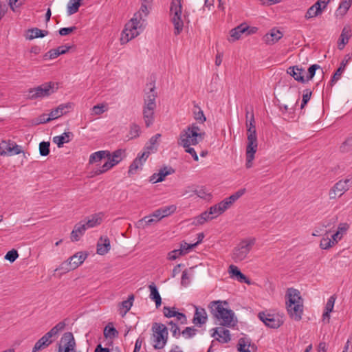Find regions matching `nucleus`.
I'll return each mask as SVG.
<instances>
[{
	"label": "nucleus",
	"mask_w": 352,
	"mask_h": 352,
	"mask_svg": "<svg viewBox=\"0 0 352 352\" xmlns=\"http://www.w3.org/2000/svg\"><path fill=\"white\" fill-rule=\"evenodd\" d=\"M245 189H240L230 197H227V200L230 201L232 205L237 199H239L243 195H244Z\"/></svg>",
	"instance_id": "obj_54"
},
{
	"label": "nucleus",
	"mask_w": 352,
	"mask_h": 352,
	"mask_svg": "<svg viewBox=\"0 0 352 352\" xmlns=\"http://www.w3.org/2000/svg\"><path fill=\"white\" fill-rule=\"evenodd\" d=\"M351 0H342L336 11V16L339 18L343 17L351 7Z\"/></svg>",
	"instance_id": "obj_31"
},
{
	"label": "nucleus",
	"mask_w": 352,
	"mask_h": 352,
	"mask_svg": "<svg viewBox=\"0 0 352 352\" xmlns=\"http://www.w3.org/2000/svg\"><path fill=\"white\" fill-rule=\"evenodd\" d=\"M287 74L292 76L298 82L304 83L306 82L305 78V69L298 66L289 67L287 69Z\"/></svg>",
	"instance_id": "obj_17"
},
{
	"label": "nucleus",
	"mask_w": 352,
	"mask_h": 352,
	"mask_svg": "<svg viewBox=\"0 0 352 352\" xmlns=\"http://www.w3.org/2000/svg\"><path fill=\"white\" fill-rule=\"evenodd\" d=\"M247 128V146H246V167L252 166V161L258 148V140L254 113L252 111L249 120H246Z\"/></svg>",
	"instance_id": "obj_3"
},
{
	"label": "nucleus",
	"mask_w": 352,
	"mask_h": 352,
	"mask_svg": "<svg viewBox=\"0 0 352 352\" xmlns=\"http://www.w3.org/2000/svg\"><path fill=\"white\" fill-rule=\"evenodd\" d=\"M65 327V323L60 322L56 324L53 328H52L47 333L45 334L50 340L53 336L58 334L60 331H62Z\"/></svg>",
	"instance_id": "obj_43"
},
{
	"label": "nucleus",
	"mask_w": 352,
	"mask_h": 352,
	"mask_svg": "<svg viewBox=\"0 0 352 352\" xmlns=\"http://www.w3.org/2000/svg\"><path fill=\"white\" fill-rule=\"evenodd\" d=\"M195 194L200 198L208 199L210 197V193L204 188H200L195 190Z\"/></svg>",
	"instance_id": "obj_55"
},
{
	"label": "nucleus",
	"mask_w": 352,
	"mask_h": 352,
	"mask_svg": "<svg viewBox=\"0 0 352 352\" xmlns=\"http://www.w3.org/2000/svg\"><path fill=\"white\" fill-rule=\"evenodd\" d=\"M171 21L174 25V34H179L183 30L182 0H172L170 8Z\"/></svg>",
	"instance_id": "obj_7"
},
{
	"label": "nucleus",
	"mask_w": 352,
	"mask_h": 352,
	"mask_svg": "<svg viewBox=\"0 0 352 352\" xmlns=\"http://www.w3.org/2000/svg\"><path fill=\"white\" fill-rule=\"evenodd\" d=\"M23 153L21 146L11 140H2L0 142V155L12 156Z\"/></svg>",
	"instance_id": "obj_12"
},
{
	"label": "nucleus",
	"mask_w": 352,
	"mask_h": 352,
	"mask_svg": "<svg viewBox=\"0 0 352 352\" xmlns=\"http://www.w3.org/2000/svg\"><path fill=\"white\" fill-rule=\"evenodd\" d=\"M256 243V239L253 237L246 238L239 242L234 248L231 257L235 263L241 262L247 258L250 252Z\"/></svg>",
	"instance_id": "obj_6"
},
{
	"label": "nucleus",
	"mask_w": 352,
	"mask_h": 352,
	"mask_svg": "<svg viewBox=\"0 0 352 352\" xmlns=\"http://www.w3.org/2000/svg\"><path fill=\"white\" fill-rule=\"evenodd\" d=\"M194 118L201 123H204L206 120L203 111L197 106H195Z\"/></svg>",
	"instance_id": "obj_50"
},
{
	"label": "nucleus",
	"mask_w": 352,
	"mask_h": 352,
	"mask_svg": "<svg viewBox=\"0 0 352 352\" xmlns=\"http://www.w3.org/2000/svg\"><path fill=\"white\" fill-rule=\"evenodd\" d=\"M322 13V8L320 7L319 3H314L307 10L305 13V18L306 19H310L316 17Z\"/></svg>",
	"instance_id": "obj_30"
},
{
	"label": "nucleus",
	"mask_w": 352,
	"mask_h": 352,
	"mask_svg": "<svg viewBox=\"0 0 352 352\" xmlns=\"http://www.w3.org/2000/svg\"><path fill=\"white\" fill-rule=\"evenodd\" d=\"M351 36V30L349 26H345L342 29V33L340 36L338 47L342 50L344 49L345 45L348 43L350 37Z\"/></svg>",
	"instance_id": "obj_25"
},
{
	"label": "nucleus",
	"mask_w": 352,
	"mask_h": 352,
	"mask_svg": "<svg viewBox=\"0 0 352 352\" xmlns=\"http://www.w3.org/2000/svg\"><path fill=\"white\" fill-rule=\"evenodd\" d=\"M155 108L143 107V119L146 127H150L154 122Z\"/></svg>",
	"instance_id": "obj_22"
},
{
	"label": "nucleus",
	"mask_w": 352,
	"mask_h": 352,
	"mask_svg": "<svg viewBox=\"0 0 352 352\" xmlns=\"http://www.w3.org/2000/svg\"><path fill=\"white\" fill-rule=\"evenodd\" d=\"M345 69V64L341 63L340 67L334 73L331 81L330 85L333 86L341 77L344 70Z\"/></svg>",
	"instance_id": "obj_45"
},
{
	"label": "nucleus",
	"mask_w": 352,
	"mask_h": 352,
	"mask_svg": "<svg viewBox=\"0 0 352 352\" xmlns=\"http://www.w3.org/2000/svg\"><path fill=\"white\" fill-rule=\"evenodd\" d=\"M184 255L182 252V250L179 249L174 250L173 251H170L167 256V258L170 261H173L177 259L181 256Z\"/></svg>",
	"instance_id": "obj_59"
},
{
	"label": "nucleus",
	"mask_w": 352,
	"mask_h": 352,
	"mask_svg": "<svg viewBox=\"0 0 352 352\" xmlns=\"http://www.w3.org/2000/svg\"><path fill=\"white\" fill-rule=\"evenodd\" d=\"M107 156H109V151H100L95 152L90 155L89 162V164H93L94 162H99L103 158H107Z\"/></svg>",
	"instance_id": "obj_39"
},
{
	"label": "nucleus",
	"mask_w": 352,
	"mask_h": 352,
	"mask_svg": "<svg viewBox=\"0 0 352 352\" xmlns=\"http://www.w3.org/2000/svg\"><path fill=\"white\" fill-rule=\"evenodd\" d=\"M86 230V225H84L81 222L76 223L71 233V240L72 241H79L80 238L84 234Z\"/></svg>",
	"instance_id": "obj_24"
},
{
	"label": "nucleus",
	"mask_w": 352,
	"mask_h": 352,
	"mask_svg": "<svg viewBox=\"0 0 352 352\" xmlns=\"http://www.w3.org/2000/svg\"><path fill=\"white\" fill-rule=\"evenodd\" d=\"M283 36V34L281 32L277 30H272L270 33H268L265 35L264 41L267 44H273L275 42H277L279 39H280Z\"/></svg>",
	"instance_id": "obj_28"
},
{
	"label": "nucleus",
	"mask_w": 352,
	"mask_h": 352,
	"mask_svg": "<svg viewBox=\"0 0 352 352\" xmlns=\"http://www.w3.org/2000/svg\"><path fill=\"white\" fill-rule=\"evenodd\" d=\"M228 273L232 279L236 280L240 283H247L248 285L251 284L250 279L236 265H230L228 267Z\"/></svg>",
	"instance_id": "obj_16"
},
{
	"label": "nucleus",
	"mask_w": 352,
	"mask_h": 352,
	"mask_svg": "<svg viewBox=\"0 0 352 352\" xmlns=\"http://www.w3.org/2000/svg\"><path fill=\"white\" fill-rule=\"evenodd\" d=\"M52 342V341L44 335L35 343L32 352H38L48 346Z\"/></svg>",
	"instance_id": "obj_35"
},
{
	"label": "nucleus",
	"mask_w": 352,
	"mask_h": 352,
	"mask_svg": "<svg viewBox=\"0 0 352 352\" xmlns=\"http://www.w3.org/2000/svg\"><path fill=\"white\" fill-rule=\"evenodd\" d=\"M258 316L266 326L270 328L276 329L283 324V317L278 314L261 312L258 314Z\"/></svg>",
	"instance_id": "obj_13"
},
{
	"label": "nucleus",
	"mask_w": 352,
	"mask_h": 352,
	"mask_svg": "<svg viewBox=\"0 0 352 352\" xmlns=\"http://www.w3.org/2000/svg\"><path fill=\"white\" fill-rule=\"evenodd\" d=\"M102 217H103V214L101 212L94 214L91 215L87 221L83 224L86 225L87 229L94 228V227L100 225L102 223Z\"/></svg>",
	"instance_id": "obj_29"
},
{
	"label": "nucleus",
	"mask_w": 352,
	"mask_h": 352,
	"mask_svg": "<svg viewBox=\"0 0 352 352\" xmlns=\"http://www.w3.org/2000/svg\"><path fill=\"white\" fill-rule=\"evenodd\" d=\"M162 217H168L176 210V206L174 205L167 206L160 208Z\"/></svg>",
	"instance_id": "obj_53"
},
{
	"label": "nucleus",
	"mask_w": 352,
	"mask_h": 352,
	"mask_svg": "<svg viewBox=\"0 0 352 352\" xmlns=\"http://www.w3.org/2000/svg\"><path fill=\"white\" fill-rule=\"evenodd\" d=\"M76 342L71 332L65 333L61 339L58 352H76Z\"/></svg>",
	"instance_id": "obj_14"
},
{
	"label": "nucleus",
	"mask_w": 352,
	"mask_h": 352,
	"mask_svg": "<svg viewBox=\"0 0 352 352\" xmlns=\"http://www.w3.org/2000/svg\"><path fill=\"white\" fill-rule=\"evenodd\" d=\"M69 48V46L62 45L56 49H52L44 55V59H54L58 56L65 54Z\"/></svg>",
	"instance_id": "obj_21"
},
{
	"label": "nucleus",
	"mask_w": 352,
	"mask_h": 352,
	"mask_svg": "<svg viewBox=\"0 0 352 352\" xmlns=\"http://www.w3.org/2000/svg\"><path fill=\"white\" fill-rule=\"evenodd\" d=\"M82 0H70L67 4V12L69 15L74 14L78 11Z\"/></svg>",
	"instance_id": "obj_40"
},
{
	"label": "nucleus",
	"mask_w": 352,
	"mask_h": 352,
	"mask_svg": "<svg viewBox=\"0 0 352 352\" xmlns=\"http://www.w3.org/2000/svg\"><path fill=\"white\" fill-rule=\"evenodd\" d=\"M27 38L32 40L36 38H43L48 34V31L41 30L37 28L28 30Z\"/></svg>",
	"instance_id": "obj_37"
},
{
	"label": "nucleus",
	"mask_w": 352,
	"mask_h": 352,
	"mask_svg": "<svg viewBox=\"0 0 352 352\" xmlns=\"http://www.w3.org/2000/svg\"><path fill=\"white\" fill-rule=\"evenodd\" d=\"M107 111V105L104 104H100L95 105L91 109V114L100 116L104 112Z\"/></svg>",
	"instance_id": "obj_49"
},
{
	"label": "nucleus",
	"mask_w": 352,
	"mask_h": 352,
	"mask_svg": "<svg viewBox=\"0 0 352 352\" xmlns=\"http://www.w3.org/2000/svg\"><path fill=\"white\" fill-rule=\"evenodd\" d=\"M286 307L288 314L294 320L299 321L303 313V300L300 292L294 288H289L286 294Z\"/></svg>",
	"instance_id": "obj_4"
},
{
	"label": "nucleus",
	"mask_w": 352,
	"mask_h": 352,
	"mask_svg": "<svg viewBox=\"0 0 352 352\" xmlns=\"http://www.w3.org/2000/svg\"><path fill=\"white\" fill-rule=\"evenodd\" d=\"M57 89L56 84L52 82L42 84L33 89L28 90V98L30 100L43 98L50 96Z\"/></svg>",
	"instance_id": "obj_9"
},
{
	"label": "nucleus",
	"mask_w": 352,
	"mask_h": 352,
	"mask_svg": "<svg viewBox=\"0 0 352 352\" xmlns=\"http://www.w3.org/2000/svg\"><path fill=\"white\" fill-rule=\"evenodd\" d=\"M163 313L165 317L169 318L175 317L177 315V311L175 310V307L165 306L163 308Z\"/></svg>",
	"instance_id": "obj_57"
},
{
	"label": "nucleus",
	"mask_w": 352,
	"mask_h": 352,
	"mask_svg": "<svg viewBox=\"0 0 352 352\" xmlns=\"http://www.w3.org/2000/svg\"><path fill=\"white\" fill-rule=\"evenodd\" d=\"M153 347L155 349H163L168 340V329L161 323H154L152 327Z\"/></svg>",
	"instance_id": "obj_8"
},
{
	"label": "nucleus",
	"mask_w": 352,
	"mask_h": 352,
	"mask_svg": "<svg viewBox=\"0 0 352 352\" xmlns=\"http://www.w3.org/2000/svg\"><path fill=\"white\" fill-rule=\"evenodd\" d=\"M72 104L69 102L67 104H61L58 107L52 109L49 116L52 120L57 119L67 113V109L71 108Z\"/></svg>",
	"instance_id": "obj_20"
},
{
	"label": "nucleus",
	"mask_w": 352,
	"mask_h": 352,
	"mask_svg": "<svg viewBox=\"0 0 352 352\" xmlns=\"http://www.w3.org/2000/svg\"><path fill=\"white\" fill-rule=\"evenodd\" d=\"M157 94L155 91V87H151L150 89L149 92L146 94L144 97V106L149 108H155L156 109V100Z\"/></svg>",
	"instance_id": "obj_23"
},
{
	"label": "nucleus",
	"mask_w": 352,
	"mask_h": 352,
	"mask_svg": "<svg viewBox=\"0 0 352 352\" xmlns=\"http://www.w3.org/2000/svg\"><path fill=\"white\" fill-rule=\"evenodd\" d=\"M161 137V134L157 133L153 137H151L148 142L146 143V144L144 146V152H148L149 155L151 154V152H154L157 151V142L158 139Z\"/></svg>",
	"instance_id": "obj_34"
},
{
	"label": "nucleus",
	"mask_w": 352,
	"mask_h": 352,
	"mask_svg": "<svg viewBox=\"0 0 352 352\" xmlns=\"http://www.w3.org/2000/svg\"><path fill=\"white\" fill-rule=\"evenodd\" d=\"M87 254L82 252H78L63 262L58 270H65L67 272L74 270L80 266L86 259Z\"/></svg>",
	"instance_id": "obj_10"
},
{
	"label": "nucleus",
	"mask_w": 352,
	"mask_h": 352,
	"mask_svg": "<svg viewBox=\"0 0 352 352\" xmlns=\"http://www.w3.org/2000/svg\"><path fill=\"white\" fill-rule=\"evenodd\" d=\"M336 301V298L334 296H331L326 304L325 306V311L322 314L323 320H327V322L329 321L330 313L333 311L334 303Z\"/></svg>",
	"instance_id": "obj_38"
},
{
	"label": "nucleus",
	"mask_w": 352,
	"mask_h": 352,
	"mask_svg": "<svg viewBox=\"0 0 352 352\" xmlns=\"http://www.w3.org/2000/svg\"><path fill=\"white\" fill-rule=\"evenodd\" d=\"M250 346V340L247 338H241L239 340L238 351L240 352H250L249 346Z\"/></svg>",
	"instance_id": "obj_42"
},
{
	"label": "nucleus",
	"mask_w": 352,
	"mask_h": 352,
	"mask_svg": "<svg viewBox=\"0 0 352 352\" xmlns=\"http://www.w3.org/2000/svg\"><path fill=\"white\" fill-rule=\"evenodd\" d=\"M50 142H42L39 144V152L42 156H47L50 153Z\"/></svg>",
	"instance_id": "obj_52"
},
{
	"label": "nucleus",
	"mask_w": 352,
	"mask_h": 352,
	"mask_svg": "<svg viewBox=\"0 0 352 352\" xmlns=\"http://www.w3.org/2000/svg\"><path fill=\"white\" fill-rule=\"evenodd\" d=\"M151 6V4L142 3L140 10L135 12L133 17L125 25L120 38L122 44L128 43L140 34L142 30L143 16L146 17L148 14Z\"/></svg>",
	"instance_id": "obj_1"
},
{
	"label": "nucleus",
	"mask_w": 352,
	"mask_h": 352,
	"mask_svg": "<svg viewBox=\"0 0 352 352\" xmlns=\"http://www.w3.org/2000/svg\"><path fill=\"white\" fill-rule=\"evenodd\" d=\"M113 166L114 165L112 162L110 160H108L100 169L96 170V173L97 175L102 174Z\"/></svg>",
	"instance_id": "obj_56"
},
{
	"label": "nucleus",
	"mask_w": 352,
	"mask_h": 352,
	"mask_svg": "<svg viewBox=\"0 0 352 352\" xmlns=\"http://www.w3.org/2000/svg\"><path fill=\"white\" fill-rule=\"evenodd\" d=\"M140 133V127L137 124L133 123L130 126V130L129 133V138H136L139 137Z\"/></svg>",
	"instance_id": "obj_47"
},
{
	"label": "nucleus",
	"mask_w": 352,
	"mask_h": 352,
	"mask_svg": "<svg viewBox=\"0 0 352 352\" xmlns=\"http://www.w3.org/2000/svg\"><path fill=\"white\" fill-rule=\"evenodd\" d=\"M197 243L193 244H188L185 241L182 242L180 245V250H182L184 254H187L192 248L196 247Z\"/></svg>",
	"instance_id": "obj_63"
},
{
	"label": "nucleus",
	"mask_w": 352,
	"mask_h": 352,
	"mask_svg": "<svg viewBox=\"0 0 352 352\" xmlns=\"http://www.w3.org/2000/svg\"><path fill=\"white\" fill-rule=\"evenodd\" d=\"M110 241L107 236H102L97 243V253L100 255L106 254L110 250Z\"/></svg>",
	"instance_id": "obj_19"
},
{
	"label": "nucleus",
	"mask_w": 352,
	"mask_h": 352,
	"mask_svg": "<svg viewBox=\"0 0 352 352\" xmlns=\"http://www.w3.org/2000/svg\"><path fill=\"white\" fill-rule=\"evenodd\" d=\"M150 289V298L155 301L156 307H159L162 304V298L158 292L157 288L154 283L148 286Z\"/></svg>",
	"instance_id": "obj_33"
},
{
	"label": "nucleus",
	"mask_w": 352,
	"mask_h": 352,
	"mask_svg": "<svg viewBox=\"0 0 352 352\" xmlns=\"http://www.w3.org/2000/svg\"><path fill=\"white\" fill-rule=\"evenodd\" d=\"M174 173V170L172 168H168L167 167H164L161 168L158 173H157L158 177L157 181H164L166 176L170 175Z\"/></svg>",
	"instance_id": "obj_46"
},
{
	"label": "nucleus",
	"mask_w": 352,
	"mask_h": 352,
	"mask_svg": "<svg viewBox=\"0 0 352 352\" xmlns=\"http://www.w3.org/2000/svg\"><path fill=\"white\" fill-rule=\"evenodd\" d=\"M195 313L192 322L195 324H204L207 321V314L206 310L204 308H199L195 307Z\"/></svg>",
	"instance_id": "obj_26"
},
{
	"label": "nucleus",
	"mask_w": 352,
	"mask_h": 352,
	"mask_svg": "<svg viewBox=\"0 0 352 352\" xmlns=\"http://www.w3.org/2000/svg\"><path fill=\"white\" fill-rule=\"evenodd\" d=\"M249 27L245 23H242L237 27L232 29L230 32V38L228 41L230 42H234L239 39L241 34L246 32L248 30Z\"/></svg>",
	"instance_id": "obj_18"
},
{
	"label": "nucleus",
	"mask_w": 352,
	"mask_h": 352,
	"mask_svg": "<svg viewBox=\"0 0 352 352\" xmlns=\"http://www.w3.org/2000/svg\"><path fill=\"white\" fill-rule=\"evenodd\" d=\"M134 300V296L133 294L129 296V298L126 300H124L121 302V309H124V313L122 316L125 315L131 308L133 305V301Z\"/></svg>",
	"instance_id": "obj_44"
},
{
	"label": "nucleus",
	"mask_w": 352,
	"mask_h": 352,
	"mask_svg": "<svg viewBox=\"0 0 352 352\" xmlns=\"http://www.w3.org/2000/svg\"><path fill=\"white\" fill-rule=\"evenodd\" d=\"M214 219V217H212L210 211H206L201 213L199 217H197V222L198 224H203L206 221Z\"/></svg>",
	"instance_id": "obj_51"
},
{
	"label": "nucleus",
	"mask_w": 352,
	"mask_h": 352,
	"mask_svg": "<svg viewBox=\"0 0 352 352\" xmlns=\"http://www.w3.org/2000/svg\"><path fill=\"white\" fill-rule=\"evenodd\" d=\"M311 94H312V92L310 90L306 89L305 91V93L302 95V103H301V107H300L301 109H303L305 107V106L307 104V103L308 102V101L310 100Z\"/></svg>",
	"instance_id": "obj_64"
},
{
	"label": "nucleus",
	"mask_w": 352,
	"mask_h": 352,
	"mask_svg": "<svg viewBox=\"0 0 352 352\" xmlns=\"http://www.w3.org/2000/svg\"><path fill=\"white\" fill-rule=\"evenodd\" d=\"M148 156V152H143L142 154H138L137 157L131 164L128 173L129 175H133L136 173L139 169L142 168V166Z\"/></svg>",
	"instance_id": "obj_15"
},
{
	"label": "nucleus",
	"mask_w": 352,
	"mask_h": 352,
	"mask_svg": "<svg viewBox=\"0 0 352 352\" xmlns=\"http://www.w3.org/2000/svg\"><path fill=\"white\" fill-rule=\"evenodd\" d=\"M333 245H334V241H333L331 239H330L329 238L327 237V238H323L320 241V247L322 249L326 250V249H328V248L332 247Z\"/></svg>",
	"instance_id": "obj_61"
},
{
	"label": "nucleus",
	"mask_w": 352,
	"mask_h": 352,
	"mask_svg": "<svg viewBox=\"0 0 352 352\" xmlns=\"http://www.w3.org/2000/svg\"><path fill=\"white\" fill-rule=\"evenodd\" d=\"M158 221L152 217V215L146 216L142 219L139 220L137 224L138 228H144L146 226H151Z\"/></svg>",
	"instance_id": "obj_41"
},
{
	"label": "nucleus",
	"mask_w": 352,
	"mask_h": 352,
	"mask_svg": "<svg viewBox=\"0 0 352 352\" xmlns=\"http://www.w3.org/2000/svg\"><path fill=\"white\" fill-rule=\"evenodd\" d=\"M72 136V132H65L61 135L54 137L53 142L56 144L58 148H61L64 143H67L70 141V138Z\"/></svg>",
	"instance_id": "obj_32"
},
{
	"label": "nucleus",
	"mask_w": 352,
	"mask_h": 352,
	"mask_svg": "<svg viewBox=\"0 0 352 352\" xmlns=\"http://www.w3.org/2000/svg\"><path fill=\"white\" fill-rule=\"evenodd\" d=\"M214 332L212 335V336H215V335L218 336V340L222 343H228L230 340V331L228 329H225L223 327H217L214 329Z\"/></svg>",
	"instance_id": "obj_27"
},
{
	"label": "nucleus",
	"mask_w": 352,
	"mask_h": 352,
	"mask_svg": "<svg viewBox=\"0 0 352 352\" xmlns=\"http://www.w3.org/2000/svg\"><path fill=\"white\" fill-rule=\"evenodd\" d=\"M118 335V332L113 327L106 326L104 329V336L107 338H113Z\"/></svg>",
	"instance_id": "obj_48"
},
{
	"label": "nucleus",
	"mask_w": 352,
	"mask_h": 352,
	"mask_svg": "<svg viewBox=\"0 0 352 352\" xmlns=\"http://www.w3.org/2000/svg\"><path fill=\"white\" fill-rule=\"evenodd\" d=\"M320 68V65H317V64H314V65H311L309 69H308V75L306 77V82H308L309 80H311L315 74H316V71Z\"/></svg>",
	"instance_id": "obj_58"
},
{
	"label": "nucleus",
	"mask_w": 352,
	"mask_h": 352,
	"mask_svg": "<svg viewBox=\"0 0 352 352\" xmlns=\"http://www.w3.org/2000/svg\"><path fill=\"white\" fill-rule=\"evenodd\" d=\"M352 186V176L338 182L330 190L329 195L331 199L341 197Z\"/></svg>",
	"instance_id": "obj_11"
},
{
	"label": "nucleus",
	"mask_w": 352,
	"mask_h": 352,
	"mask_svg": "<svg viewBox=\"0 0 352 352\" xmlns=\"http://www.w3.org/2000/svg\"><path fill=\"white\" fill-rule=\"evenodd\" d=\"M197 329L194 327H186L182 331V334L186 338H190L196 334Z\"/></svg>",
	"instance_id": "obj_62"
},
{
	"label": "nucleus",
	"mask_w": 352,
	"mask_h": 352,
	"mask_svg": "<svg viewBox=\"0 0 352 352\" xmlns=\"http://www.w3.org/2000/svg\"><path fill=\"white\" fill-rule=\"evenodd\" d=\"M204 136L205 133L201 132L196 124H192L181 131L177 144L182 147L195 146L201 142Z\"/></svg>",
	"instance_id": "obj_5"
},
{
	"label": "nucleus",
	"mask_w": 352,
	"mask_h": 352,
	"mask_svg": "<svg viewBox=\"0 0 352 352\" xmlns=\"http://www.w3.org/2000/svg\"><path fill=\"white\" fill-rule=\"evenodd\" d=\"M19 257L18 252L16 250H12L7 252L5 259L13 263Z\"/></svg>",
	"instance_id": "obj_60"
},
{
	"label": "nucleus",
	"mask_w": 352,
	"mask_h": 352,
	"mask_svg": "<svg viewBox=\"0 0 352 352\" xmlns=\"http://www.w3.org/2000/svg\"><path fill=\"white\" fill-rule=\"evenodd\" d=\"M223 304L227 305L226 301H212L209 305L211 314L217 319L219 324L227 327H234L237 323L234 312L223 307Z\"/></svg>",
	"instance_id": "obj_2"
},
{
	"label": "nucleus",
	"mask_w": 352,
	"mask_h": 352,
	"mask_svg": "<svg viewBox=\"0 0 352 352\" xmlns=\"http://www.w3.org/2000/svg\"><path fill=\"white\" fill-rule=\"evenodd\" d=\"M125 151L122 149H118L111 153L109 152V156H107V160H110L114 166L118 164L120 162L122 161L123 157L124 156Z\"/></svg>",
	"instance_id": "obj_36"
}]
</instances>
